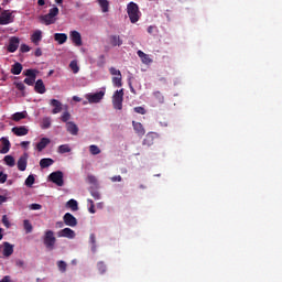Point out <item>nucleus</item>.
Masks as SVG:
<instances>
[{"label":"nucleus","instance_id":"nucleus-1","mask_svg":"<svg viewBox=\"0 0 282 282\" xmlns=\"http://www.w3.org/2000/svg\"><path fill=\"white\" fill-rule=\"evenodd\" d=\"M128 17L130 23H138L140 21V7L135 2H129L127 6Z\"/></svg>","mask_w":282,"mask_h":282},{"label":"nucleus","instance_id":"nucleus-2","mask_svg":"<svg viewBox=\"0 0 282 282\" xmlns=\"http://www.w3.org/2000/svg\"><path fill=\"white\" fill-rule=\"evenodd\" d=\"M43 243L47 250L50 251L54 250L56 246V237L54 236V231L46 230L44 232Z\"/></svg>","mask_w":282,"mask_h":282},{"label":"nucleus","instance_id":"nucleus-3","mask_svg":"<svg viewBox=\"0 0 282 282\" xmlns=\"http://www.w3.org/2000/svg\"><path fill=\"white\" fill-rule=\"evenodd\" d=\"M124 100V90L120 89L115 91L112 96V107L113 109H117L118 111H122V102Z\"/></svg>","mask_w":282,"mask_h":282},{"label":"nucleus","instance_id":"nucleus-4","mask_svg":"<svg viewBox=\"0 0 282 282\" xmlns=\"http://www.w3.org/2000/svg\"><path fill=\"white\" fill-rule=\"evenodd\" d=\"M109 73L111 74V76H117L112 77V85L115 87H122V73L120 72V69H117L116 67H110Z\"/></svg>","mask_w":282,"mask_h":282},{"label":"nucleus","instance_id":"nucleus-5","mask_svg":"<svg viewBox=\"0 0 282 282\" xmlns=\"http://www.w3.org/2000/svg\"><path fill=\"white\" fill-rule=\"evenodd\" d=\"M102 98H105V91L100 90L98 93H94V94H87L86 95V100H88V102L90 105H96L98 102H100V100H102Z\"/></svg>","mask_w":282,"mask_h":282},{"label":"nucleus","instance_id":"nucleus-6","mask_svg":"<svg viewBox=\"0 0 282 282\" xmlns=\"http://www.w3.org/2000/svg\"><path fill=\"white\" fill-rule=\"evenodd\" d=\"M9 23H14V15L10 10H4L0 14V25H9Z\"/></svg>","mask_w":282,"mask_h":282},{"label":"nucleus","instance_id":"nucleus-7","mask_svg":"<svg viewBox=\"0 0 282 282\" xmlns=\"http://www.w3.org/2000/svg\"><path fill=\"white\" fill-rule=\"evenodd\" d=\"M50 182L56 184V186H64L63 173L61 171L52 172L48 176Z\"/></svg>","mask_w":282,"mask_h":282},{"label":"nucleus","instance_id":"nucleus-8","mask_svg":"<svg viewBox=\"0 0 282 282\" xmlns=\"http://www.w3.org/2000/svg\"><path fill=\"white\" fill-rule=\"evenodd\" d=\"M63 221L65 226H69L70 228H76V226H78V219H76V217L69 213H66L63 216Z\"/></svg>","mask_w":282,"mask_h":282},{"label":"nucleus","instance_id":"nucleus-9","mask_svg":"<svg viewBox=\"0 0 282 282\" xmlns=\"http://www.w3.org/2000/svg\"><path fill=\"white\" fill-rule=\"evenodd\" d=\"M69 39L76 47H80L83 45V35H80V32L78 31H70L69 32Z\"/></svg>","mask_w":282,"mask_h":282},{"label":"nucleus","instance_id":"nucleus-10","mask_svg":"<svg viewBox=\"0 0 282 282\" xmlns=\"http://www.w3.org/2000/svg\"><path fill=\"white\" fill-rule=\"evenodd\" d=\"M58 237H65L66 239H75L76 238V231L72 228H64L58 231Z\"/></svg>","mask_w":282,"mask_h":282},{"label":"nucleus","instance_id":"nucleus-11","mask_svg":"<svg viewBox=\"0 0 282 282\" xmlns=\"http://www.w3.org/2000/svg\"><path fill=\"white\" fill-rule=\"evenodd\" d=\"M19 43H20L19 37L12 36L9 40L8 52H10L11 54H14V52H17V50H19Z\"/></svg>","mask_w":282,"mask_h":282},{"label":"nucleus","instance_id":"nucleus-12","mask_svg":"<svg viewBox=\"0 0 282 282\" xmlns=\"http://www.w3.org/2000/svg\"><path fill=\"white\" fill-rule=\"evenodd\" d=\"M132 127L134 129V133H137L139 138H143V135L147 133V130L141 122L132 121Z\"/></svg>","mask_w":282,"mask_h":282},{"label":"nucleus","instance_id":"nucleus-13","mask_svg":"<svg viewBox=\"0 0 282 282\" xmlns=\"http://www.w3.org/2000/svg\"><path fill=\"white\" fill-rule=\"evenodd\" d=\"M155 138H158V133L149 132L143 139V147H153V142H155Z\"/></svg>","mask_w":282,"mask_h":282},{"label":"nucleus","instance_id":"nucleus-14","mask_svg":"<svg viewBox=\"0 0 282 282\" xmlns=\"http://www.w3.org/2000/svg\"><path fill=\"white\" fill-rule=\"evenodd\" d=\"M50 106L53 107V115L61 113V111H63V104L57 99H51Z\"/></svg>","mask_w":282,"mask_h":282},{"label":"nucleus","instance_id":"nucleus-15","mask_svg":"<svg viewBox=\"0 0 282 282\" xmlns=\"http://www.w3.org/2000/svg\"><path fill=\"white\" fill-rule=\"evenodd\" d=\"M40 21L41 23H44V25H54V23H56V18L47 13V14L41 15Z\"/></svg>","mask_w":282,"mask_h":282},{"label":"nucleus","instance_id":"nucleus-16","mask_svg":"<svg viewBox=\"0 0 282 282\" xmlns=\"http://www.w3.org/2000/svg\"><path fill=\"white\" fill-rule=\"evenodd\" d=\"M12 133H14V135H18L19 138H21L22 135H28V133H30V130H28V128H25V126L13 127Z\"/></svg>","mask_w":282,"mask_h":282},{"label":"nucleus","instance_id":"nucleus-17","mask_svg":"<svg viewBox=\"0 0 282 282\" xmlns=\"http://www.w3.org/2000/svg\"><path fill=\"white\" fill-rule=\"evenodd\" d=\"M0 142L3 145L2 149L0 150V153H2L3 155L6 153H9L10 152V147H11L10 140H8V138H6V137H2L0 139Z\"/></svg>","mask_w":282,"mask_h":282},{"label":"nucleus","instance_id":"nucleus-18","mask_svg":"<svg viewBox=\"0 0 282 282\" xmlns=\"http://www.w3.org/2000/svg\"><path fill=\"white\" fill-rule=\"evenodd\" d=\"M18 169L20 171H25L28 169V154L25 153L24 155L20 156L18 160Z\"/></svg>","mask_w":282,"mask_h":282},{"label":"nucleus","instance_id":"nucleus-19","mask_svg":"<svg viewBox=\"0 0 282 282\" xmlns=\"http://www.w3.org/2000/svg\"><path fill=\"white\" fill-rule=\"evenodd\" d=\"M50 142H51L50 139L42 138L40 140V142L36 143V147H35L36 151H39V153H41L44 149L47 148V144H50Z\"/></svg>","mask_w":282,"mask_h":282},{"label":"nucleus","instance_id":"nucleus-20","mask_svg":"<svg viewBox=\"0 0 282 282\" xmlns=\"http://www.w3.org/2000/svg\"><path fill=\"white\" fill-rule=\"evenodd\" d=\"M66 131H68L70 135H78V126H76V123L73 121H69L66 123Z\"/></svg>","mask_w":282,"mask_h":282},{"label":"nucleus","instance_id":"nucleus-21","mask_svg":"<svg viewBox=\"0 0 282 282\" xmlns=\"http://www.w3.org/2000/svg\"><path fill=\"white\" fill-rule=\"evenodd\" d=\"M34 89L36 94H45L46 89H45V84L43 83V79H37L35 82Z\"/></svg>","mask_w":282,"mask_h":282},{"label":"nucleus","instance_id":"nucleus-22","mask_svg":"<svg viewBox=\"0 0 282 282\" xmlns=\"http://www.w3.org/2000/svg\"><path fill=\"white\" fill-rule=\"evenodd\" d=\"M139 58H141L142 63H144V65H149L151 63H153V59H151V57H149V55H147V53L142 52V51H138L137 52Z\"/></svg>","mask_w":282,"mask_h":282},{"label":"nucleus","instance_id":"nucleus-23","mask_svg":"<svg viewBox=\"0 0 282 282\" xmlns=\"http://www.w3.org/2000/svg\"><path fill=\"white\" fill-rule=\"evenodd\" d=\"M21 72H23V65L19 62H15L11 67V74H13L14 76H19Z\"/></svg>","mask_w":282,"mask_h":282},{"label":"nucleus","instance_id":"nucleus-24","mask_svg":"<svg viewBox=\"0 0 282 282\" xmlns=\"http://www.w3.org/2000/svg\"><path fill=\"white\" fill-rule=\"evenodd\" d=\"M54 40L59 44L64 45V43H67V35L65 33H55Z\"/></svg>","mask_w":282,"mask_h":282},{"label":"nucleus","instance_id":"nucleus-25","mask_svg":"<svg viewBox=\"0 0 282 282\" xmlns=\"http://www.w3.org/2000/svg\"><path fill=\"white\" fill-rule=\"evenodd\" d=\"M13 252H14V246L10 245V242H4L3 256L12 257Z\"/></svg>","mask_w":282,"mask_h":282},{"label":"nucleus","instance_id":"nucleus-26","mask_svg":"<svg viewBox=\"0 0 282 282\" xmlns=\"http://www.w3.org/2000/svg\"><path fill=\"white\" fill-rule=\"evenodd\" d=\"M41 39H43V32H41V30L35 31V32L31 35V41H32V43H34L35 45H39V42L41 41Z\"/></svg>","mask_w":282,"mask_h":282},{"label":"nucleus","instance_id":"nucleus-27","mask_svg":"<svg viewBox=\"0 0 282 282\" xmlns=\"http://www.w3.org/2000/svg\"><path fill=\"white\" fill-rule=\"evenodd\" d=\"M110 44L112 47H120V45H122V39H120V35H111Z\"/></svg>","mask_w":282,"mask_h":282},{"label":"nucleus","instance_id":"nucleus-28","mask_svg":"<svg viewBox=\"0 0 282 282\" xmlns=\"http://www.w3.org/2000/svg\"><path fill=\"white\" fill-rule=\"evenodd\" d=\"M52 164H54V160L50 159V158H45L40 161L41 169H50V166H52Z\"/></svg>","mask_w":282,"mask_h":282},{"label":"nucleus","instance_id":"nucleus-29","mask_svg":"<svg viewBox=\"0 0 282 282\" xmlns=\"http://www.w3.org/2000/svg\"><path fill=\"white\" fill-rule=\"evenodd\" d=\"M66 206L68 208H70V210L73 212H76L78 210V202L76 199H69L67 203H66Z\"/></svg>","mask_w":282,"mask_h":282},{"label":"nucleus","instance_id":"nucleus-30","mask_svg":"<svg viewBox=\"0 0 282 282\" xmlns=\"http://www.w3.org/2000/svg\"><path fill=\"white\" fill-rule=\"evenodd\" d=\"M101 12H109V0H98Z\"/></svg>","mask_w":282,"mask_h":282},{"label":"nucleus","instance_id":"nucleus-31","mask_svg":"<svg viewBox=\"0 0 282 282\" xmlns=\"http://www.w3.org/2000/svg\"><path fill=\"white\" fill-rule=\"evenodd\" d=\"M51 127H52V119L50 117L43 118L41 129H50Z\"/></svg>","mask_w":282,"mask_h":282},{"label":"nucleus","instance_id":"nucleus-32","mask_svg":"<svg viewBox=\"0 0 282 282\" xmlns=\"http://www.w3.org/2000/svg\"><path fill=\"white\" fill-rule=\"evenodd\" d=\"M34 182H36V178H34V176H33L32 174H30V175L26 177L24 184H25V186H28L29 188H32V186H34Z\"/></svg>","mask_w":282,"mask_h":282},{"label":"nucleus","instance_id":"nucleus-33","mask_svg":"<svg viewBox=\"0 0 282 282\" xmlns=\"http://www.w3.org/2000/svg\"><path fill=\"white\" fill-rule=\"evenodd\" d=\"M23 226H24V230H25L26 235H30V232H32V230L34 229L32 227V223H30V220H28V219H25L23 221Z\"/></svg>","mask_w":282,"mask_h":282},{"label":"nucleus","instance_id":"nucleus-34","mask_svg":"<svg viewBox=\"0 0 282 282\" xmlns=\"http://www.w3.org/2000/svg\"><path fill=\"white\" fill-rule=\"evenodd\" d=\"M58 153H70L72 152V148H69V144H62L58 147Z\"/></svg>","mask_w":282,"mask_h":282},{"label":"nucleus","instance_id":"nucleus-35","mask_svg":"<svg viewBox=\"0 0 282 282\" xmlns=\"http://www.w3.org/2000/svg\"><path fill=\"white\" fill-rule=\"evenodd\" d=\"M89 152L91 155H100V148L96 144L89 145Z\"/></svg>","mask_w":282,"mask_h":282},{"label":"nucleus","instance_id":"nucleus-36","mask_svg":"<svg viewBox=\"0 0 282 282\" xmlns=\"http://www.w3.org/2000/svg\"><path fill=\"white\" fill-rule=\"evenodd\" d=\"M61 120L62 122H69V120H72V113H69V111H64L61 116Z\"/></svg>","mask_w":282,"mask_h":282},{"label":"nucleus","instance_id":"nucleus-37","mask_svg":"<svg viewBox=\"0 0 282 282\" xmlns=\"http://www.w3.org/2000/svg\"><path fill=\"white\" fill-rule=\"evenodd\" d=\"M69 67L73 72V74H78V72H80V68L78 67V62H76V61H72L69 64Z\"/></svg>","mask_w":282,"mask_h":282},{"label":"nucleus","instance_id":"nucleus-38","mask_svg":"<svg viewBox=\"0 0 282 282\" xmlns=\"http://www.w3.org/2000/svg\"><path fill=\"white\" fill-rule=\"evenodd\" d=\"M24 118H25V112H15L12 117V120H14V122H19Z\"/></svg>","mask_w":282,"mask_h":282},{"label":"nucleus","instance_id":"nucleus-39","mask_svg":"<svg viewBox=\"0 0 282 282\" xmlns=\"http://www.w3.org/2000/svg\"><path fill=\"white\" fill-rule=\"evenodd\" d=\"M97 270L100 272V274H105V272H107V264H105L102 261L98 262Z\"/></svg>","mask_w":282,"mask_h":282},{"label":"nucleus","instance_id":"nucleus-40","mask_svg":"<svg viewBox=\"0 0 282 282\" xmlns=\"http://www.w3.org/2000/svg\"><path fill=\"white\" fill-rule=\"evenodd\" d=\"M153 96L158 100V102H160L161 105L164 104V95H162L161 91H154Z\"/></svg>","mask_w":282,"mask_h":282},{"label":"nucleus","instance_id":"nucleus-41","mask_svg":"<svg viewBox=\"0 0 282 282\" xmlns=\"http://www.w3.org/2000/svg\"><path fill=\"white\" fill-rule=\"evenodd\" d=\"M4 162L7 166H14V156L12 155H6Z\"/></svg>","mask_w":282,"mask_h":282},{"label":"nucleus","instance_id":"nucleus-42","mask_svg":"<svg viewBox=\"0 0 282 282\" xmlns=\"http://www.w3.org/2000/svg\"><path fill=\"white\" fill-rule=\"evenodd\" d=\"M57 267H58L59 272H67V263L65 261L59 260L57 262Z\"/></svg>","mask_w":282,"mask_h":282},{"label":"nucleus","instance_id":"nucleus-43","mask_svg":"<svg viewBox=\"0 0 282 282\" xmlns=\"http://www.w3.org/2000/svg\"><path fill=\"white\" fill-rule=\"evenodd\" d=\"M89 241H90V243H91V250H93V252H96V235H94V234H90V236H89Z\"/></svg>","mask_w":282,"mask_h":282},{"label":"nucleus","instance_id":"nucleus-44","mask_svg":"<svg viewBox=\"0 0 282 282\" xmlns=\"http://www.w3.org/2000/svg\"><path fill=\"white\" fill-rule=\"evenodd\" d=\"M134 113H140L141 116H144L147 113V109L142 106H138L133 108Z\"/></svg>","mask_w":282,"mask_h":282},{"label":"nucleus","instance_id":"nucleus-45","mask_svg":"<svg viewBox=\"0 0 282 282\" xmlns=\"http://www.w3.org/2000/svg\"><path fill=\"white\" fill-rule=\"evenodd\" d=\"M89 193L94 199H100V192H98V189L90 188Z\"/></svg>","mask_w":282,"mask_h":282},{"label":"nucleus","instance_id":"nucleus-46","mask_svg":"<svg viewBox=\"0 0 282 282\" xmlns=\"http://www.w3.org/2000/svg\"><path fill=\"white\" fill-rule=\"evenodd\" d=\"M58 12H59L58 8L57 7H53L52 9H50L48 14L51 17H53L54 19H56V17H58Z\"/></svg>","mask_w":282,"mask_h":282},{"label":"nucleus","instance_id":"nucleus-47","mask_svg":"<svg viewBox=\"0 0 282 282\" xmlns=\"http://www.w3.org/2000/svg\"><path fill=\"white\" fill-rule=\"evenodd\" d=\"M24 76H28V78H36V72L34 69H26Z\"/></svg>","mask_w":282,"mask_h":282},{"label":"nucleus","instance_id":"nucleus-48","mask_svg":"<svg viewBox=\"0 0 282 282\" xmlns=\"http://www.w3.org/2000/svg\"><path fill=\"white\" fill-rule=\"evenodd\" d=\"M25 85L32 86L34 83H36V77H26L24 79Z\"/></svg>","mask_w":282,"mask_h":282},{"label":"nucleus","instance_id":"nucleus-49","mask_svg":"<svg viewBox=\"0 0 282 282\" xmlns=\"http://www.w3.org/2000/svg\"><path fill=\"white\" fill-rule=\"evenodd\" d=\"M87 182L88 184H98V180L91 174L87 176Z\"/></svg>","mask_w":282,"mask_h":282},{"label":"nucleus","instance_id":"nucleus-50","mask_svg":"<svg viewBox=\"0 0 282 282\" xmlns=\"http://www.w3.org/2000/svg\"><path fill=\"white\" fill-rule=\"evenodd\" d=\"M43 206L41 204L33 203L30 205L31 210H41Z\"/></svg>","mask_w":282,"mask_h":282},{"label":"nucleus","instance_id":"nucleus-51","mask_svg":"<svg viewBox=\"0 0 282 282\" xmlns=\"http://www.w3.org/2000/svg\"><path fill=\"white\" fill-rule=\"evenodd\" d=\"M2 224L6 226V228H10V220L8 219L7 215L2 216Z\"/></svg>","mask_w":282,"mask_h":282},{"label":"nucleus","instance_id":"nucleus-52","mask_svg":"<svg viewBox=\"0 0 282 282\" xmlns=\"http://www.w3.org/2000/svg\"><path fill=\"white\" fill-rule=\"evenodd\" d=\"M14 85L19 91H25V85L23 83H14Z\"/></svg>","mask_w":282,"mask_h":282},{"label":"nucleus","instance_id":"nucleus-53","mask_svg":"<svg viewBox=\"0 0 282 282\" xmlns=\"http://www.w3.org/2000/svg\"><path fill=\"white\" fill-rule=\"evenodd\" d=\"M8 181V175L4 174L3 172H0V184H6Z\"/></svg>","mask_w":282,"mask_h":282},{"label":"nucleus","instance_id":"nucleus-54","mask_svg":"<svg viewBox=\"0 0 282 282\" xmlns=\"http://www.w3.org/2000/svg\"><path fill=\"white\" fill-rule=\"evenodd\" d=\"M15 265H17L18 268L25 269V261H23V260H17V261H15Z\"/></svg>","mask_w":282,"mask_h":282},{"label":"nucleus","instance_id":"nucleus-55","mask_svg":"<svg viewBox=\"0 0 282 282\" xmlns=\"http://www.w3.org/2000/svg\"><path fill=\"white\" fill-rule=\"evenodd\" d=\"M20 50H21V52H23V53L30 52V47H29L26 44H22V45L20 46Z\"/></svg>","mask_w":282,"mask_h":282},{"label":"nucleus","instance_id":"nucleus-56","mask_svg":"<svg viewBox=\"0 0 282 282\" xmlns=\"http://www.w3.org/2000/svg\"><path fill=\"white\" fill-rule=\"evenodd\" d=\"M110 180H111V182H122V176H120V175L112 176Z\"/></svg>","mask_w":282,"mask_h":282},{"label":"nucleus","instance_id":"nucleus-57","mask_svg":"<svg viewBox=\"0 0 282 282\" xmlns=\"http://www.w3.org/2000/svg\"><path fill=\"white\" fill-rule=\"evenodd\" d=\"M20 147H22V149H28L30 147V141H22Z\"/></svg>","mask_w":282,"mask_h":282},{"label":"nucleus","instance_id":"nucleus-58","mask_svg":"<svg viewBox=\"0 0 282 282\" xmlns=\"http://www.w3.org/2000/svg\"><path fill=\"white\" fill-rule=\"evenodd\" d=\"M0 282H12V279L10 278V275H6L2 278V280H0Z\"/></svg>","mask_w":282,"mask_h":282},{"label":"nucleus","instance_id":"nucleus-59","mask_svg":"<svg viewBox=\"0 0 282 282\" xmlns=\"http://www.w3.org/2000/svg\"><path fill=\"white\" fill-rule=\"evenodd\" d=\"M88 212L94 215L96 213V206L95 205H90V207L88 208Z\"/></svg>","mask_w":282,"mask_h":282},{"label":"nucleus","instance_id":"nucleus-60","mask_svg":"<svg viewBox=\"0 0 282 282\" xmlns=\"http://www.w3.org/2000/svg\"><path fill=\"white\" fill-rule=\"evenodd\" d=\"M34 54H35V56H37V57H39V56H43V51H41V48H36Z\"/></svg>","mask_w":282,"mask_h":282},{"label":"nucleus","instance_id":"nucleus-61","mask_svg":"<svg viewBox=\"0 0 282 282\" xmlns=\"http://www.w3.org/2000/svg\"><path fill=\"white\" fill-rule=\"evenodd\" d=\"M8 202V198L3 195H0V205Z\"/></svg>","mask_w":282,"mask_h":282},{"label":"nucleus","instance_id":"nucleus-62","mask_svg":"<svg viewBox=\"0 0 282 282\" xmlns=\"http://www.w3.org/2000/svg\"><path fill=\"white\" fill-rule=\"evenodd\" d=\"M153 30H155V26L150 25V26L148 28V33H149V34H153Z\"/></svg>","mask_w":282,"mask_h":282},{"label":"nucleus","instance_id":"nucleus-63","mask_svg":"<svg viewBox=\"0 0 282 282\" xmlns=\"http://www.w3.org/2000/svg\"><path fill=\"white\" fill-rule=\"evenodd\" d=\"M63 226H65V223H63V221H57L56 223L57 228H63Z\"/></svg>","mask_w":282,"mask_h":282},{"label":"nucleus","instance_id":"nucleus-64","mask_svg":"<svg viewBox=\"0 0 282 282\" xmlns=\"http://www.w3.org/2000/svg\"><path fill=\"white\" fill-rule=\"evenodd\" d=\"M39 6H45V0H37Z\"/></svg>","mask_w":282,"mask_h":282}]
</instances>
